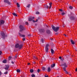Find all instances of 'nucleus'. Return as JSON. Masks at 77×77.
Masks as SVG:
<instances>
[{"label":"nucleus","instance_id":"nucleus-1","mask_svg":"<svg viewBox=\"0 0 77 77\" xmlns=\"http://www.w3.org/2000/svg\"><path fill=\"white\" fill-rule=\"evenodd\" d=\"M19 28L20 29V32H23V31H24V30H26V29L24 27V26L22 25H20L19 26Z\"/></svg>","mask_w":77,"mask_h":77},{"label":"nucleus","instance_id":"nucleus-2","mask_svg":"<svg viewBox=\"0 0 77 77\" xmlns=\"http://www.w3.org/2000/svg\"><path fill=\"white\" fill-rule=\"evenodd\" d=\"M23 47V44H21L20 45L18 43H17L15 45V48H19V49H21V48H22Z\"/></svg>","mask_w":77,"mask_h":77},{"label":"nucleus","instance_id":"nucleus-3","mask_svg":"<svg viewBox=\"0 0 77 77\" xmlns=\"http://www.w3.org/2000/svg\"><path fill=\"white\" fill-rule=\"evenodd\" d=\"M52 27L53 30L56 32H57L58 31V30L59 29V27H57V28H56L54 26L52 25Z\"/></svg>","mask_w":77,"mask_h":77},{"label":"nucleus","instance_id":"nucleus-4","mask_svg":"<svg viewBox=\"0 0 77 77\" xmlns=\"http://www.w3.org/2000/svg\"><path fill=\"white\" fill-rule=\"evenodd\" d=\"M1 35L2 36V38L5 39V34L3 32H2L1 33Z\"/></svg>","mask_w":77,"mask_h":77},{"label":"nucleus","instance_id":"nucleus-5","mask_svg":"<svg viewBox=\"0 0 77 77\" xmlns=\"http://www.w3.org/2000/svg\"><path fill=\"white\" fill-rule=\"evenodd\" d=\"M49 47V45L48 44H47L45 46V51L46 52H48V47Z\"/></svg>","mask_w":77,"mask_h":77},{"label":"nucleus","instance_id":"nucleus-6","mask_svg":"<svg viewBox=\"0 0 77 77\" xmlns=\"http://www.w3.org/2000/svg\"><path fill=\"white\" fill-rule=\"evenodd\" d=\"M4 2L5 3H7V4H8L9 5H11V2H10L8 0H4Z\"/></svg>","mask_w":77,"mask_h":77},{"label":"nucleus","instance_id":"nucleus-7","mask_svg":"<svg viewBox=\"0 0 77 77\" xmlns=\"http://www.w3.org/2000/svg\"><path fill=\"white\" fill-rule=\"evenodd\" d=\"M40 33H44L45 32V29L43 28L40 29L39 30Z\"/></svg>","mask_w":77,"mask_h":77},{"label":"nucleus","instance_id":"nucleus-8","mask_svg":"<svg viewBox=\"0 0 77 77\" xmlns=\"http://www.w3.org/2000/svg\"><path fill=\"white\" fill-rule=\"evenodd\" d=\"M76 41H77L76 40L75 41H73V40L71 39H70V42L72 45H74V44L76 43Z\"/></svg>","mask_w":77,"mask_h":77},{"label":"nucleus","instance_id":"nucleus-9","mask_svg":"<svg viewBox=\"0 0 77 77\" xmlns=\"http://www.w3.org/2000/svg\"><path fill=\"white\" fill-rule=\"evenodd\" d=\"M69 19L71 20H75V17L74 16H71L69 17Z\"/></svg>","mask_w":77,"mask_h":77},{"label":"nucleus","instance_id":"nucleus-10","mask_svg":"<svg viewBox=\"0 0 77 77\" xmlns=\"http://www.w3.org/2000/svg\"><path fill=\"white\" fill-rule=\"evenodd\" d=\"M5 23V21L3 20H1L0 21V26H1L2 24H3Z\"/></svg>","mask_w":77,"mask_h":77},{"label":"nucleus","instance_id":"nucleus-11","mask_svg":"<svg viewBox=\"0 0 77 77\" xmlns=\"http://www.w3.org/2000/svg\"><path fill=\"white\" fill-rule=\"evenodd\" d=\"M19 35L20 36H21V37H23V38H24L25 36V35H22L20 32L19 33Z\"/></svg>","mask_w":77,"mask_h":77},{"label":"nucleus","instance_id":"nucleus-12","mask_svg":"<svg viewBox=\"0 0 77 77\" xmlns=\"http://www.w3.org/2000/svg\"><path fill=\"white\" fill-rule=\"evenodd\" d=\"M32 17L31 16L28 19L29 21H32Z\"/></svg>","mask_w":77,"mask_h":77},{"label":"nucleus","instance_id":"nucleus-13","mask_svg":"<svg viewBox=\"0 0 77 77\" xmlns=\"http://www.w3.org/2000/svg\"><path fill=\"white\" fill-rule=\"evenodd\" d=\"M46 32L47 34H50V33H51V32L50 30L47 29Z\"/></svg>","mask_w":77,"mask_h":77},{"label":"nucleus","instance_id":"nucleus-14","mask_svg":"<svg viewBox=\"0 0 77 77\" xmlns=\"http://www.w3.org/2000/svg\"><path fill=\"white\" fill-rule=\"evenodd\" d=\"M63 65L64 66V68H66L67 67V65L66 64V63H64L63 64Z\"/></svg>","mask_w":77,"mask_h":77},{"label":"nucleus","instance_id":"nucleus-15","mask_svg":"<svg viewBox=\"0 0 77 77\" xmlns=\"http://www.w3.org/2000/svg\"><path fill=\"white\" fill-rule=\"evenodd\" d=\"M47 70L48 72H50V71H51V69H50V67H48V68Z\"/></svg>","mask_w":77,"mask_h":77},{"label":"nucleus","instance_id":"nucleus-16","mask_svg":"<svg viewBox=\"0 0 77 77\" xmlns=\"http://www.w3.org/2000/svg\"><path fill=\"white\" fill-rule=\"evenodd\" d=\"M55 65H56V64L55 63H54L53 64H52L51 65V68H53L55 66Z\"/></svg>","mask_w":77,"mask_h":77},{"label":"nucleus","instance_id":"nucleus-17","mask_svg":"<svg viewBox=\"0 0 77 77\" xmlns=\"http://www.w3.org/2000/svg\"><path fill=\"white\" fill-rule=\"evenodd\" d=\"M12 14L13 15H14V16H15L16 17H17V14H16V13H12Z\"/></svg>","mask_w":77,"mask_h":77},{"label":"nucleus","instance_id":"nucleus-18","mask_svg":"<svg viewBox=\"0 0 77 77\" xmlns=\"http://www.w3.org/2000/svg\"><path fill=\"white\" fill-rule=\"evenodd\" d=\"M51 5H52V3L50 2L49 3V5H50V7H49V9H51Z\"/></svg>","mask_w":77,"mask_h":77},{"label":"nucleus","instance_id":"nucleus-19","mask_svg":"<svg viewBox=\"0 0 77 77\" xmlns=\"http://www.w3.org/2000/svg\"><path fill=\"white\" fill-rule=\"evenodd\" d=\"M3 63H6V60L5 59V60H3L2 61Z\"/></svg>","mask_w":77,"mask_h":77},{"label":"nucleus","instance_id":"nucleus-20","mask_svg":"<svg viewBox=\"0 0 77 77\" xmlns=\"http://www.w3.org/2000/svg\"><path fill=\"white\" fill-rule=\"evenodd\" d=\"M51 51L52 54H53V53H54V50H53V49H51Z\"/></svg>","mask_w":77,"mask_h":77},{"label":"nucleus","instance_id":"nucleus-21","mask_svg":"<svg viewBox=\"0 0 77 77\" xmlns=\"http://www.w3.org/2000/svg\"><path fill=\"white\" fill-rule=\"evenodd\" d=\"M11 59H12V57L11 56H9L8 58V60H10Z\"/></svg>","mask_w":77,"mask_h":77},{"label":"nucleus","instance_id":"nucleus-22","mask_svg":"<svg viewBox=\"0 0 77 77\" xmlns=\"http://www.w3.org/2000/svg\"><path fill=\"white\" fill-rule=\"evenodd\" d=\"M30 72H31V73L33 72V71H34V70H33V69H30Z\"/></svg>","mask_w":77,"mask_h":77},{"label":"nucleus","instance_id":"nucleus-23","mask_svg":"<svg viewBox=\"0 0 77 77\" xmlns=\"http://www.w3.org/2000/svg\"><path fill=\"white\" fill-rule=\"evenodd\" d=\"M17 6L18 8H20V4L18 3H17Z\"/></svg>","mask_w":77,"mask_h":77},{"label":"nucleus","instance_id":"nucleus-24","mask_svg":"<svg viewBox=\"0 0 77 77\" xmlns=\"http://www.w3.org/2000/svg\"><path fill=\"white\" fill-rule=\"evenodd\" d=\"M44 39H43L42 38L41 40V42H42V43H44Z\"/></svg>","mask_w":77,"mask_h":77},{"label":"nucleus","instance_id":"nucleus-25","mask_svg":"<svg viewBox=\"0 0 77 77\" xmlns=\"http://www.w3.org/2000/svg\"><path fill=\"white\" fill-rule=\"evenodd\" d=\"M69 9H72L73 8V7H72V6H69Z\"/></svg>","mask_w":77,"mask_h":77},{"label":"nucleus","instance_id":"nucleus-26","mask_svg":"<svg viewBox=\"0 0 77 77\" xmlns=\"http://www.w3.org/2000/svg\"><path fill=\"white\" fill-rule=\"evenodd\" d=\"M20 71H20V70L18 69H17V72H20Z\"/></svg>","mask_w":77,"mask_h":77},{"label":"nucleus","instance_id":"nucleus-27","mask_svg":"<svg viewBox=\"0 0 77 77\" xmlns=\"http://www.w3.org/2000/svg\"><path fill=\"white\" fill-rule=\"evenodd\" d=\"M31 76L32 77H35V74H32L31 75Z\"/></svg>","mask_w":77,"mask_h":77},{"label":"nucleus","instance_id":"nucleus-28","mask_svg":"<svg viewBox=\"0 0 77 77\" xmlns=\"http://www.w3.org/2000/svg\"><path fill=\"white\" fill-rule=\"evenodd\" d=\"M27 8H29L30 7V5L29 4L27 5V6H26Z\"/></svg>","mask_w":77,"mask_h":77},{"label":"nucleus","instance_id":"nucleus-29","mask_svg":"<svg viewBox=\"0 0 77 77\" xmlns=\"http://www.w3.org/2000/svg\"><path fill=\"white\" fill-rule=\"evenodd\" d=\"M5 66L6 68H9V65H5Z\"/></svg>","mask_w":77,"mask_h":77},{"label":"nucleus","instance_id":"nucleus-30","mask_svg":"<svg viewBox=\"0 0 77 77\" xmlns=\"http://www.w3.org/2000/svg\"><path fill=\"white\" fill-rule=\"evenodd\" d=\"M42 69L43 70V71H45V68L43 67L42 68Z\"/></svg>","mask_w":77,"mask_h":77},{"label":"nucleus","instance_id":"nucleus-31","mask_svg":"<svg viewBox=\"0 0 77 77\" xmlns=\"http://www.w3.org/2000/svg\"><path fill=\"white\" fill-rule=\"evenodd\" d=\"M66 68V67H63V69L64 71H66V68Z\"/></svg>","mask_w":77,"mask_h":77},{"label":"nucleus","instance_id":"nucleus-32","mask_svg":"<svg viewBox=\"0 0 77 77\" xmlns=\"http://www.w3.org/2000/svg\"><path fill=\"white\" fill-rule=\"evenodd\" d=\"M8 73V72L7 71L5 72L4 73V74H7Z\"/></svg>","mask_w":77,"mask_h":77},{"label":"nucleus","instance_id":"nucleus-33","mask_svg":"<svg viewBox=\"0 0 77 77\" xmlns=\"http://www.w3.org/2000/svg\"><path fill=\"white\" fill-rule=\"evenodd\" d=\"M74 48L75 50L76 51H77V48L75 46Z\"/></svg>","mask_w":77,"mask_h":77},{"label":"nucleus","instance_id":"nucleus-34","mask_svg":"<svg viewBox=\"0 0 77 77\" xmlns=\"http://www.w3.org/2000/svg\"><path fill=\"white\" fill-rule=\"evenodd\" d=\"M40 71H41V70H40V69H38L37 70V72H38V73H39V72Z\"/></svg>","mask_w":77,"mask_h":77},{"label":"nucleus","instance_id":"nucleus-35","mask_svg":"<svg viewBox=\"0 0 77 77\" xmlns=\"http://www.w3.org/2000/svg\"><path fill=\"white\" fill-rule=\"evenodd\" d=\"M25 24L26 25H29V23L28 22H25Z\"/></svg>","mask_w":77,"mask_h":77},{"label":"nucleus","instance_id":"nucleus-36","mask_svg":"<svg viewBox=\"0 0 77 77\" xmlns=\"http://www.w3.org/2000/svg\"><path fill=\"white\" fill-rule=\"evenodd\" d=\"M59 11H60V12H62V11H63V10L62 9H59Z\"/></svg>","mask_w":77,"mask_h":77},{"label":"nucleus","instance_id":"nucleus-37","mask_svg":"<svg viewBox=\"0 0 77 77\" xmlns=\"http://www.w3.org/2000/svg\"><path fill=\"white\" fill-rule=\"evenodd\" d=\"M36 14H39V12H37L36 13Z\"/></svg>","mask_w":77,"mask_h":77},{"label":"nucleus","instance_id":"nucleus-38","mask_svg":"<svg viewBox=\"0 0 77 77\" xmlns=\"http://www.w3.org/2000/svg\"><path fill=\"white\" fill-rule=\"evenodd\" d=\"M5 69H6V70H8V69H9L7 67H5Z\"/></svg>","mask_w":77,"mask_h":77},{"label":"nucleus","instance_id":"nucleus-39","mask_svg":"<svg viewBox=\"0 0 77 77\" xmlns=\"http://www.w3.org/2000/svg\"><path fill=\"white\" fill-rule=\"evenodd\" d=\"M65 72L66 74H69V73H68V72H67V71H66H66H65Z\"/></svg>","mask_w":77,"mask_h":77},{"label":"nucleus","instance_id":"nucleus-40","mask_svg":"<svg viewBox=\"0 0 77 77\" xmlns=\"http://www.w3.org/2000/svg\"><path fill=\"white\" fill-rule=\"evenodd\" d=\"M23 41H26V39H25V38H23L22 39Z\"/></svg>","mask_w":77,"mask_h":77},{"label":"nucleus","instance_id":"nucleus-41","mask_svg":"<svg viewBox=\"0 0 77 77\" xmlns=\"http://www.w3.org/2000/svg\"><path fill=\"white\" fill-rule=\"evenodd\" d=\"M65 13L63 12L62 13V15H65Z\"/></svg>","mask_w":77,"mask_h":77},{"label":"nucleus","instance_id":"nucleus-42","mask_svg":"<svg viewBox=\"0 0 77 77\" xmlns=\"http://www.w3.org/2000/svg\"><path fill=\"white\" fill-rule=\"evenodd\" d=\"M48 8H49V7H48V5H46V8H47V9H48Z\"/></svg>","mask_w":77,"mask_h":77},{"label":"nucleus","instance_id":"nucleus-43","mask_svg":"<svg viewBox=\"0 0 77 77\" xmlns=\"http://www.w3.org/2000/svg\"><path fill=\"white\" fill-rule=\"evenodd\" d=\"M40 18H41V17H38V20H40Z\"/></svg>","mask_w":77,"mask_h":77},{"label":"nucleus","instance_id":"nucleus-44","mask_svg":"<svg viewBox=\"0 0 77 77\" xmlns=\"http://www.w3.org/2000/svg\"><path fill=\"white\" fill-rule=\"evenodd\" d=\"M28 36H31V34H28Z\"/></svg>","mask_w":77,"mask_h":77},{"label":"nucleus","instance_id":"nucleus-45","mask_svg":"<svg viewBox=\"0 0 77 77\" xmlns=\"http://www.w3.org/2000/svg\"><path fill=\"white\" fill-rule=\"evenodd\" d=\"M2 53V51H0V55H1Z\"/></svg>","mask_w":77,"mask_h":77},{"label":"nucleus","instance_id":"nucleus-46","mask_svg":"<svg viewBox=\"0 0 77 77\" xmlns=\"http://www.w3.org/2000/svg\"><path fill=\"white\" fill-rule=\"evenodd\" d=\"M61 61H63V58H61Z\"/></svg>","mask_w":77,"mask_h":77},{"label":"nucleus","instance_id":"nucleus-47","mask_svg":"<svg viewBox=\"0 0 77 77\" xmlns=\"http://www.w3.org/2000/svg\"><path fill=\"white\" fill-rule=\"evenodd\" d=\"M34 59H38V58H37V57H34Z\"/></svg>","mask_w":77,"mask_h":77},{"label":"nucleus","instance_id":"nucleus-48","mask_svg":"<svg viewBox=\"0 0 77 77\" xmlns=\"http://www.w3.org/2000/svg\"><path fill=\"white\" fill-rule=\"evenodd\" d=\"M63 35L64 36H65L66 37V34H64Z\"/></svg>","mask_w":77,"mask_h":77},{"label":"nucleus","instance_id":"nucleus-49","mask_svg":"<svg viewBox=\"0 0 77 77\" xmlns=\"http://www.w3.org/2000/svg\"><path fill=\"white\" fill-rule=\"evenodd\" d=\"M59 59H62V57H59Z\"/></svg>","mask_w":77,"mask_h":77},{"label":"nucleus","instance_id":"nucleus-50","mask_svg":"<svg viewBox=\"0 0 77 77\" xmlns=\"http://www.w3.org/2000/svg\"><path fill=\"white\" fill-rule=\"evenodd\" d=\"M75 72H77V68H76V69H75Z\"/></svg>","mask_w":77,"mask_h":77},{"label":"nucleus","instance_id":"nucleus-51","mask_svg":"<svg viewBox=\"0 0 77 77\" xmlns=\"http://www.w3.org/2000/svg\"><path fill=\"white\" fill-rule=\"evenodd\" d=\"M11 63H12V64H14V62L13 61H12Z\"/></svg>","mask_w":77,"mask_h":77},{"label":"nucleus","instance_id":"nucleus-52","mask_svg":"<svg viewBox=\"0 0 77 77\" xmlns=\"http://www.w3.org/2000/svg\"><path fill=\"white\" fill-rule=\"evenodd\" d=\"M45 77H48V75H45Z\"/></svg>","mask_w":77,"mask_h":77},{"label":"nucleus","instance_id":"nucleus-53","mask_svg":"<svg viewBox=\"0 0 77 77\" xmlns=\"http://www.w3.org/2000/svg\"><path fill=\"white\" fill-rule=\"evenodd\" d=\"M38 19H36L35 22H38Z\"/></svg>","mask_w":77,"mask_h":77},{"label":"nucleus","instance_id":"nucleus-54","mask_svg":"<svg viewBox=\"0 0 77 77\" xmlns=\"http://www.w3.org/2000/svg\"><path fill=\"white\" fill-rule=\"evenodd\" d=\"M32 18L33 20V19H35V17H32Z\"/></svg>","mask_w":77,"mask_h":77},{"label":"nucleus","instance_id":"nucleus-55","mask_svg":"<svg viewBox=\"0 0 77 77\" xmlns=\"http://www.w3.org/2000/svg\"><path fill=\"white\" fill-rule=\"evenodd\" d=\"M1 75H2V72L0 71V76H1Z\"/></svg>","mask_w":77,"mask_h":77},{"label":"nucleus","instance_id":"nucleus-56","mask_svg":"<svg viewBox=\"0 0 77 77\" xmlns=\"http://www.w3.org/2000/svg\"><path fill=\"white\" fill-rule=\"evenodd\" d=\"M32 21H33V22L34 23H35V22H35V20H32Z\"/></svg>","mask_w":77,"mask_h":77},{"label":"nucleus","instance_id":"nucleus-57","mask_svg":"<svg viewBox=\"0 0 77 77\" xmlns=\"http://www.w3.org/2000/svg\"><path fill=\"white\" fill-rule=\"evenodd\" d=\"M56 35H58L59 34V33L57 32H56V33H55Z\"/></svg>","mask_w":77,"mask_h":77},{"label":"nucleus","instance_id":"nucleus-58","mask_svg":"<svg viewBox=\"0 0 77 77\" xmlns=\"http://www.w3.org/2000/svg\"><path fill=\"white\" fill-rule=\"evenodd\" d=\"M33 63H34V64H35V63H36V62H33Z\"/></svg>","mask_w":77,"mask_h":77},{"label":"nucleus","instance_id":"nucleus-59","mask_svg":"<svg viewBox=\"0 0 77 77\" xmlns=\"http://www.w3.org/2000/svg\"><path fill=\"white\" fill-rule=\"evenodd\" d=\"M30 63H28V65H30Z\"/></svg>","mask_w":77,"mask_h":77},{"label":"nucleus","instance_id":"nucleus-60","mask_svg":"<svg viewBox=\"0 0 77 77\" xmlns=\"http://www.w3.org/2000/svg\"><path fill=\"white\" fill-rule=\"evenodd\" d=\"M46 25V27H48V26H47V25Z\"/></svg>","mask_w":77,"mask_h":77},{"label":"nucleus","instance_id":"nucleus-61","mask_svg":"<svg viewBox=\"0 0 77 77\" xmlns=\"http://www.w3.org/2000/svg\"><path fill=\"white\" fill-rule=\"evenodd\" d=\"M17 55H16V56H15V58H17Z\"/></svg>","mask_w":77,"mask_h":77},{"label":"nucleus","instance_id":"nucleus-62","mask_svg":"<svg viewBox=\"0 0 77 77\" xmlns=\"http://www.w3.org/2000/svg\"><path fill=\"white\" fill-rule=\"evenodd\" d=\"M19 12H20V11L19 10Z\"/></svg>","mask_w":77,"mask_h":77},{"label":"nucleus","instance_id":"nucleus-63","mask_svg":"<svg viewBox=\"0 0 77 77\" xmlns=\"http://www.w3.org/2000/svg\"><path fill=\"white\" fill-rule=\"evenodd\" d=\"M69 17V15H68Z\"/></svg>","mask_w":77,"mask_h":77},{"label":"nucleus","instance_id":"nucleus-64","mask_svg":"<svg viewBox=\"0 0 77 77\" xmlns=\"http://www.w3.org/2000/svg\"><path fill=\"white\" fill-rule=\"evenodd\" d=\"M63 27H64V26H63Z\"/></svg>","mask_w":77,"mask_h":77}]
</instances>
